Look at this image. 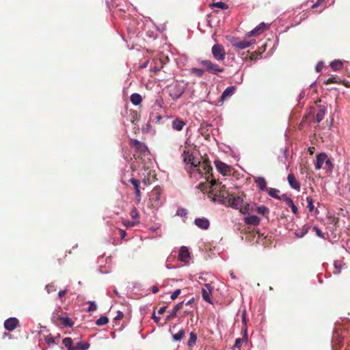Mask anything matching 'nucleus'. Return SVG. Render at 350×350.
<instances>
[{
	"label": "nucleus",
	"instance_id": "1",
	"mask_svg": "<svg viewBox=\"0 0 350 350\" xmlns=\"http://www.w3.org/2000/svg\"><path fill=\"white\" fill-rule=\"evenodd\" d=\"M211 183V192L217 197L221 198L223 200H226L231 195L225 185H221V183H218L215 179L211 178L210 180Z\"/></svg>",
	"mask_w": 350,
	"mask_h": 350
},
{
	"label": "nucleus",
	"instance_id": "2",
	"mask_svg": "<svg viewBox=\"0 0 350 350\" xmlns=\"http://www.w3.org/2000/svg\"><path fill=\"white\" fill-rule=\"evenodd\" d=\"M130 145L134 148V157L137 159H142L143 157L148 154L149 150L145 144L138 141L137 139H131Z\"/></svg>",
	"mask_w": 350,
	"mask_h": 350
},
{
	"label": "nucleus",
	"instance_id": "3",
	"mask_svg": "<svg viewBox=\"0 0 350 350\" xmlns=\"http://www.w3.org/2000/svg\"><path fill=\"white\" fill-rule=\"evenodd\" d=\"M197 164L198 165L196 168L198 173L200 174L208 175L206 178L207 181H210V178H212L213 176V174H210L213 170V167H211L208 159H204L202 162L198 161Z\"/></svg>",
	"mask_w": 350,
	"mask_h": 350
},
{
	"label": "nucleus",
	"instance_id": "4",
	"mask_svg": "<svg viewBox=\"0 0 350 350\" xmlns=\"http://www.w3.org/2000/svg\"><path fill=\"white\" fill-rule=\"evenodd\" d=\"M200 64L204 68V70L212 75H217L224 72V68L218 64L213 63L208 59L202 60Z\"/></svg>",
	"mask_w": 350,
	"mask_h": 350
},
{
	"label": "nucleus",
	"instance_id": "5",
	"mask_svg": "<svg viewBox=\"0 0 350 350\" xmlns=\"http://www.w3.org/2000/svg\"><path fill=\"white\" fill-rule=\"evenodd\" d=\"M315 168L320 170L321 168H327L328 170L332 169V163L327 155L324 153H320L317 155V159L315 163Z\"/></svg>",
	"mask_w": 350,
	"mask_h": 350
},
{
	"label": "nucleus",
	"instance_id": "6",
	"mask_svg": "<svg viewBox=\"0 0 350 350\" xmlns=\"http://www.w3.org/2000/svg\"><path fill=\"white\" fill-rule=\"evenodd\" d=\"M161 193H162V189L160 187H155L151 191L150 196V200L152 203V206H154V208H157L160 206L162 203V199H161Z\"/></svg>",
	"mask_w": 350,
	"mask_h": 350
},
{
	"label": "nucleus",
	"instance_id": "7",
	"mask_svg": "<svg viewBox=\"0 0 350 350\" xmlns=\"http://www.w3.org/2000/svg\"><path fill=\"white\" fill-rule=\"evenodd\" d=\"M249 36H247V33L244 37L243 40H240L238 38H234L232 41V44L234 47L239 49H244L245 48L249 47L250 45L255 43L256 40L255 39H250Z\"/></svg>",
	"mask_w": 350,
	"mask_h": 350
},
{
	"label": "nucleus",
	"instance_id": "8",
	"mask_svg": "<svg viewBox=\"0 0 350 350\" xmlns=\"http://www.w3.org/2000/svg\"><path fill=\"white\" fill-rule=\"evenodd\" d=\"M211 51L213 57L217 61H223L226 58V51L221 44H214L211 49Z\"/></svg>",
	"mask_w": 350,
	"mask_h": 350
},
{
	"label": "nucleus",
	"instance_id": "9",
	"mask_svg": "<svg viewBox=\"0 0 350 350\" xmlns=\"http://www.w3.org/2000/svg\"><path fill=\"white\" fill-rule=\"evenodd\" d=\"M185 92V88L180 83H176L170 90V96L173 100L179 98Z\"/></svg>",
	"mask_w": 350,
	"mask_h": 350
},
{
	"label": "nucleus",
	"instance_id": "10",
	"mask_svg": "<svg viewBox=\"0 0 350 350\" xmlns=\"http://www.w3.org/2000/svg\"><path fill=\"white\" fill-rule=\"evenodd\" d=\"M226 200L231 207L236 209L240 210L241 206L243 204V199L242 197L235 196L232 194H231Z\"/></svg>",
	"mask_w": 350,
	"mask_h": 350
},
{
	"label": "nucleus",
	"instance_id": "11",
	"mask_svg": "<svg viewBox=\"0 0 350 350\" xmlns=\"http://www.w3.org/2000/svg\"><path fill=\"white\" fill-rule=\"evenodd\" d=\"M215 165L217 170L222 175L226 176L230 174L232 168L226 163L220 161H215Z\"/></svg>",
	"mask_w": 350,
	"mask_h": 350
},
{
	"label": "nucleus",
	"instance_id": "12",
	"mask_svg": "<svg viewBox=\"0 0 350 350\" xmlns=\"http://www.w3.org/2000/svg\"><path fill=\"white\" fill-rule=\"evenodd\" d=\"M183 161L187 164H190L191 167H196L198 164L193 154L189 152V150H185L182 153Z\"/></svg>",
	"mask_w": 350,
	"mask_h": 350
},
{
	"label": "nucleus",
	"instance_id": "13",
	"mask_svg": "<svg viewBox=\"0 0 350 350\" xmlns=\"http://www.w3.org/2000/svg\"><path fill=\"white\" fill-rule=\"evenodd\" d=\"M19 325V321L16 318L11 317L8 319L4 322V327L5 329L11 332L13 331Z\"/></svg>",
	"mask_w": 350,
	"mask_h": 350
},
{
	"label": "nucleus",
	"instance_id": "14",
	"mask_svg": "<svg viewBox=\"0 0 350 350\" xmlns=\"http://www.w3.org/2000/svg\"><path fill=\"white\" fill-rule=\"evenodd\" d=\"M211 291L212 288L210 284H206L204 285V287L202 288V295L203 299L208 302L211 304Z\"/></svg>",
	"mask_w": 350,
	"mask_h": 350
},
{
	"label": "nucleus",
	"instance_id": "15",
	"mask_svg": "<svg viewBox=\"0 0 350 350\" xmlns=\"http://www.w3.org/2000/svg\"><path fill=\"white\" fill-rule=\"evenodd\" d=\"M189 259L190 253L188 247L186 246H182L179 250L178 260L184 262H188Z\"/></svg>",
	"mask_w": 350,
	"mask_h": 350
},
{
	"label": "nucleus",
	"instance_id": "16",
	"mask_svg": "<svg viewBox=\"0 0 350 350\" xmlns=\"http://www.w3.org/2000/svg\"><path fill=\"white\" fill-rule=\"evenodd\" d=\"M287 180L291 188L298 191L300 190L301 185L293 174H289L287 176Z\"/></svg>",
	"mask_w": 350,
	"mask_h": 350
},
{
	"label": "nucleus",
	"instance_id": "17",
	"mask_svg": "<svg viewBox=\"0 0 350 350\" xmlns=\"http://www.w3.org/2000/svg\"><path fill=\"white\" fill-rule=\"evenodd\" d=\"M194 224L200 228L202 230H207L209 228L210 222L206 218H196L194 221Z\"/></svg>",
	"mask_w": 350,
	"mask_h": 350
},
{
	"label": "nucleus",
	"instance_id": "18",
	"mask_svg": "<svg viewBox=\"0 0 350 350\" xmlns=\"http://www.w3.org/2000/svg\"><path fill=\"white\" fill-rule=\"evenodd\" d=\"M244 222L247 225H253L256 226L260 224V219L256 215H248L244 218Z\"/></svg>",
	"mask_w": 350,
	"mask_h": 350
},
{
	"label": "nucleus",
	"instance_id": "19",
	"mask_svg": "<svg viewBox=\"0 0 350 350\" xmlns=\"http://www.w3.org/2000/svg\"><path fill=\"white\" fill-rule=\"evenodd\" d=\"M266 28V25L264 23H261L258 25L256 27H255L252 31H250L247 33V36L249 37H252L256 35H258L261 33Z\"/></svg>",
	"mask_w": 350,
	"mask_h": 350
},
{
	"label": "nucleus",
	"instance_id": "20",
	"mask_svg": "<svg viewBox=\"0 0 350 350\" xmlns=\"http://www.w3.org/2000/svg\"><path fill=\"white\" fill-rule=\"evenodd\" d=\"M129 182L133 185L135 189V196L138 202L141 200V191L139 190V182L135 178H131Z\"/></svg>",
	"mask_w": 350,
	"mask_h": 350
},
{
	"label": "nucleus",
	"instance_id": "21",
	"mask_svg": "<svg viewBox=\"0 0 350 350\" xmlns=\"http://www.w3.org/2000/svg\"><path fill=\"white\" fill-rule=\"evenodd\" d=\"M326 113V107L323 105L319 106L317 114L315 116V120L317 122H320L324 118Z\"/></svg>",
	"mask_w": 350,
	"mask_h": 350
},
{
	"label": "nucleus",
	"instance_id": "22",
	"mask_svg": "<svg viewBox=\"0 0 350 350\" xmlns=\"http://www.w3.org/2000/svg\"><path fill=\"white\" fill-rule=\"evenodd\" d=\"M185 124L186 122L179 118L174 119L172 122V128L178 131H181Z\"/></svg>",
	"mask_w": 350,
	"mask_h": 350
},
{
	"label": "nucleus",
	"instance_id": "23",
	"mask_svg": "<svg viewBox=\"0 0 350 350\" xmlns=\"http://www.w3.org/2000/svg\"><path fill=\"white\" fill-rule=\"evenodd\" d=\"M255 183H256L258 187L261 191H267L268 188H267V181L263 177H258L255 179Z\"/></svg>",
	"mask_w": 350,
	"mask_h": 350
},
{
	"label": "nucleus",
	"instance_id": "24",
	"mask_svg": "<svg viewBox=\"0 0 350 350\" xmlns=\"http://www.w3.org/2000/svg\"><path fill=\"white\" fill-rule=\"evenodd\" d=\"M235 90L234 86L228 87L222 93L221 96V100H225L228 97L232 96Z\"/></svg>",
	"mask_w": 350,
	"mask_h": 350
},
{
	"label": "nucleus",
	"instance_id": "25",
	"mask_svg": "<svg viewBox=\"0 0 350 350\" xmlns=\"http://www.w3.org/2000/svg\"><path fill=\"white\" fill-rule=\"evenodd\" d=\"M307 208L310 213L314 212L315 215H318L319 211L317 208H314V206L313 204V200L310 196L306 198Z\"/></svg>",
	"mask_w": 350,
	"mask_h": 350
},
{
	"label": "nucleus",
	"instance_id": "26",
	"mask_svg": "<svg viewBox=\"0 0 350 350\" xmlns=\"http://www.w3.org/2000/svg\"><path fill=\"white\" fill-rule=\"evenodd\" d=\"M256 210L258 214L266 217L269 213V208L264 205L257 206Z\"/></svg>",
	"mask_w": 350,
	"mask_h": 350
},
{
	"label": "nucleus",
	"instance_id": "27",
	"mask_svg": "<svg viewBox=\"0 0 350 350\" xmlns=\"http://www.w3.org/2000/svg\"><path fill=\"white\" fill-rule=\"evenodd\" d=\"M130 99H131V102L135 105H139L142 101V96L137 93H134V94H131Z\"/></svg>",
	"mask_w": 350,
	"mask_h": 350
},
{
	"label": "nucleus",
	"instance_id": "28",
	"mask_svg": "<svg viewBox=\"0 0 350 350\" xmlns=\"http://www.w3.org/2000/svg\"><path fill=\"white\" fill-rule=\"evenodd\" d=\"M268 194L273 198L281 200V196H279L280 190L275 188L269 187L267 189Z\"/></svg>",
	"mask_w": 350,
	"mask_h": 350
},
{
	"label": "nucleus",
	"instance_id": "29",
	"mask_svg": "<svg viewBox=\"0 0 350 350\" xmlns=\"http://www.w3.org/2000/svg\"><path fill=\"white\" fill-rule=\"evenodd\" d=\"M250 207H256L255 203H247L245 205H242L240 208V212L243 214H250Z\"/></svg>",
	"mask_w": 350,
	"mask_h": 350
},
{
	"label": "nucleus",
	"instance_id": "30",
	"mask_svg": "<svg viewBox=\"0 0 350 350\" xmlns=\"http://www.w3.org/2000/svg\"><path fill=\"white\" fill-rule=\"evenodd\" d=\"M62 342L68 350H77L76 347L72 345V340L71 338H65L63 339Z\"/></svg>",
	"mask_w": 350,
	"mask_h": 350
},
{
	"label": "nucleus",
	"instance_id": "31",
	"mask_svg": "<svg viewBox=\"0 0 350 350\" xmlns=\"http://www.w3.org/2000/svg\"><path fill=\"white\" fill-rule=\"evenodd\" d=\"M342 66H343L342 62L338 59H336V60L332 62L330 64V67L334 70H339L342 69Z\"/></svg>",
	"mask_w": 350,
	"mask_h": 350
},
{
	"label": "nucleus",
	"instance_id": "32",
	"mask_svg": "<svg viewBox=\"0 0 350 350\" xmlns=\"http://www.w3.org/2000/svg\"><path fill=\"white\" fill-rule=\"evenodd\" d=\"M210 7L211 8H219L221 10H227L228 8V5L226 3L221 2V1L217 2V3H213L210 4Z\"/></svg>",
	"mask_w": 350,
	"mask_h": 350
},
{
	"label": "nucleus",
	"instance_id": "33",
	"mask_svg": "<svg viewBox=\"0 0 350 350\" xmlns=\"http://www.w3.org/2000/svg\"><path fill=\"white\" fill-rule=\"evenodd\" d=\"M59 334L57 335L56 338L53 337L51 334H49L44 337L45 342L47 343L49 346L55 344V339L59 338Z\"/></svg>",
	"mask_w": 350,
	"mask_h": 350
},
{
	"label": "nucleus",
	"instance_id": "34",
	"mask_svg": "<svg viewBox=\"0 0 350 350\" xmlns=\"http://www.w3.org/2000/svg\"><path fill=\"white\" fill-rule=\"evenodd\" d=\"M59 320L62 325H64L66 327H72L73 326V322L72 321L68 318V317H59Z\"/></svg>",
	"mask_w": 350,
	"mask_h": 350
},
{
	"label": "nucleus",
	"instance_id": "35",
	"mask_svg": "<svg viewBox=\"0 0 350 350\" xmlns=\"http://www.w3.org/2000/svg\"><path fill=\"white\" fill-rule=\"evenodd\" d=\"M196 340H197V335L193 332H191L189 334V340L187 342V345L190 347H193L194 345L196 344Z\"/></svg>",
	"mask_w": 350,
	"mask_h": 350
},
{
	"label": "nucleus",
	"instance_id": "36",
	"mask_svg": "<svg viewBox=\"0 0 350 350\" xmlns=\"http://www.w3.org/2000/svg\"><path fill=\"white\" fill-rule=\"evenodd\" d=\"M204 72H205L204 68L202 69V68H193L191 69V72L198 77H202L203 76Z\"/></svg>",
	"mask_w": 350,
	"mask_h": 350
},
{
	"label": "nucleus",
	"instance_id": "37",
	"mask_svg": "<svg viewBox=\"0 0 350 350\" xmlns=\"http://www.w3.org/2000/svg\"><path fill=\"white\" fill-rule=\"evenodd\" d=\"M109 322V319L105 316L100 317L96 321V325L98 326H102L107 324Z\"/></svg>",
	"mask_w": 350,
	"mask_h": 350
},
{
	"label": "nucleus",
	"instance_id": "38",
	"mask_svg": "<svg viewBox=\"0 0 350 350\" xmlns=\"http://www.w3.org/2000/svg\"><path fill=\"white\" fill-rule=\"evenodd\" d=\"M281 200H283L286 203V204L289 207L294 203L293 200L286 194H282L281 196Z\"/></svg>",
	"mask_w": 350,
	"mask_h": 350
},
{
	"label": "nucleus",
	"instance_id": "39",
	"mask_svg": "<svg viewBox=\"0 0 350 350\" xmlns=\"http://www.w3.org/2000/svg\"><path fill=\"white\" fill-rule=\"evenodd\" d=\"M90 345L87 342H78L76 349L77 350H86L89 348Z\"/></svg>",
	"mask_w": 350,
	"mask_h": 350
},
{
	"label": "nucleus",
	"instance_id": "40",
	"mask_svg": "<svg viewBox=\"0 0 350 350\" xmlns=\"http://www.w3.org/2000/svg\"><path fill=\"white\" fill-rule=\"evenodd\" d=\"M184 334H185L184 330L181 329L178 333L174 334L173 338H174V340H175L176 341L180 340L183 338Z\"/></svg>",
	"mask_w": 350,
	"mask_h": 350
},
{
	"label": "nucleus",
	"instance_id": "41",
	"mask_svg": "<svg viewBox=\"0 0 350 350\" xmlns=\"http://www.w3.org/2000/svg\"><path fill=\"white\" fill-rule=\"evenodd\" d=\"M89 307L88 308V312H94L96 310L97 306L94 301H89L88 302Z\"/></svg>",
	"mask_w": 350,
	"mask_h": 350
},
{
	"label": "nucleus",
	"instance_id": "42",
	"mask_svg": "<svg viewBox=\"0 0 350 350\" xmlns=\"http://www.w3.org/2000/svg\"><path fill=\"white\" fill-rule=\"evenodd\" d=\"M131 217L135 219L139 217V212L135 207H133L130 213Z\"/></svg>",
	"mask_w": 350,
	"mask_h": 350
},
{
	"label": "nucleus",
	"instance_id": "43",
	"mask_svg": "<svg viewBox=\"0 0 350 350\" xmlns=\"http://www.w3.org/2000/svg\"><path fill=\"white\" fill-rule=\"evenodd\" d=\"M46 290L48 293H51L52 292H55L56 291V287L53 284H49L46 286Z\"/></svg>",
	"mask_w": 350,
	"mask_h": 350
},
{
	"label": "nucleus",
	"instance_id": "44",
	"mask_svg": "<svg viewBox=\"0 0 350 350\" xmlns=\"http://www.w3.org/2000/svg\"><path fill=\"white\" fill-rule=\"evenodd\" d=\"M260 55L261 52L254 51L250 53L249 58L251 60H254L256 59L258 57V56H260Z\"/></svg>",
	"mask_w": 350,
	"mask_h": 350
},
{
	"label": "nucleus",
	"instance_id": "45",
	"mask_svg": "<svg viewBox=\"0 0 350 350\" xmlns=\"http://www.w3.org/2000/svg\"><path fill=\"white\" fill-rule=\"evenodd\" d=\"M313 231L315 232L316 234L321 238L324 239V235L323 232L321 231V230L317 228V226L313 227Z\"/></svg>",
	"mask_w": 350,
	"mask_h": 350
},
{
	"label": "nucleus",
	"instance_id": "46",
	"mask_svg": "<svg viewBox=\"0 0 350 350\" xmlns=\"http://www.w3.org/2000/svg\"><path fill=\"white\" fill-rule=\"evenodd\" d=\"M325 83L326 84H331V83H338V81L337 80L336 77H329V79H327Z\"/></svg>",
	"mask_w": 350,
	"mask_h": 350
},
{
	"label": "nucleus",
	"instance_id": "47",
	"mask_svg": "<svg viewBox=\"0 0 350 350\" xmlns=\"http://www.w3.org/2000/svg\"><path fill=\"white\" fill-rule=\"evenodd\" d=\"M243 342V340L242 338H237L235 340L234 347L239 348L241 346Z\"/></svg>",
	"mask_w": 350,
	"mask_h": 350
},
{
	"label": "nucleus",
	"instance_id": "48",
	"mask_svg": "<svg viewBox=\"0 0 350 350\" xmlns=\"http://www.w3.org/2000/svg\"><path fill=\"white\" fill-rule=\"evenodd\" d=\"M180 294V289L176 290L172 295H171V299H175L178 297V296Z\"/></svg>",
	"mask_w": 350,
	"mask_h": 350
},
{
	"label": "nucleus",
	"instance_id": "49",
	"mask_svg": "<svg viewBox=\"0 0 350 350\" xmlns=\"http://www.w3.org/2000/svg\"><path fill=\"white\" fill-rule=\"evenodd\" d=\"M309 227L307 226H304L301 230V234L299 235V237H302L308 232Z\"/></svg>",
	"mask_w": 350,
	"mask_h": 350
},
{
	"label": "nucleus",
	"instance_id": "50",
	"mask_svg": "<svg viewBox=\"0 0 350 350\" xmlns=\"http://www.w3.org/2000/svg\"><path fill=\"white\" fill-rule=\"evenodd\" d=\"M183 304H184V301L178 303V304H176L175 306V307L173 308V310H175L176 312H178V310H180V309L183 308Z\"/></svg>",
	"mask_w": 350,
	"mask_h": 350
},
{
	"label": "nucleus",
	"instance_id": "51",
	"mask_svg": "<svg viewBox=\"0 0 350 350\" xmlns=\"http://www.w3.org/2000/svg\"><path fill=\"white\" fill-rule=\"evenodd\" d=\"M177 312L172 310L171 314L167 317V320H170L172 319H174L176 317Z\"/></svg>",
	"mask_w": 350,
	"mask_h": 350
},
{
	"label": "nucleus",
	"instance_id": "52",
	"mask_svg": "<svg viewBox=\"0 0 350 350\" xmlns=\"http://www.w3.org/2000/svg\"><path fill=\"white\" fill-rule=\"evenodd\" d=\"M162 119V116H160V115H156L155 116L153 117V120L152 121L154 122V123H159L160 122V120Z\"/></svg>",
	"mask_w": 350,
	"mask_h": 350
},
{
	"label": "nucleus",
	"instance_id": "53",
	"mask_svg": "<svg viewBox=\"0 0 350 350\" xmlns=\"http://www.w3.org/2000/svg\"><path fill=\"white\" fill-rule=\"evenodd\" d=\"M334 267H335V268L337 270L335 273H339L340 272V270H341V265L338 262H334Z\"/></svg>",
	"mask_w": 350,
	"mask_h": 350
},
{
	"label": "nucleus",
	"instance_id": "54",
	"mask_svg": "<svg viewBox=\"0 0 350 350\" xmlns=\"http://www.w3.org/2000/svg\"><path fill=\"white\" fill-rule=\"evenodd\" d=\"M135 221H126L124 222V225L126 227H133L135 226Z\"/></svg>",
	"mask_w": 350,
	"mask_h": 350
},
{
	"label": "nucleus",
	"instance_id": "55",
	"mask_svg": "<svg viewBox=\"0 0 350 350\" xmlns=\"http://www.w3.org/2000/svg\"><path fill=\"white\" fill-rule=\"evenodd\" d=\"M291 211L292 212L294 213V214H297L298 213V208L295 205V204L293 203V205H291Z\"/></svg>",
	"mask_w": 350,
	"mask_h": 350
},
{
	"label": "nucleus",
	"instance_id": "56",
	"mask_svg": "<svg viewBox=\"0 0 350 350\" xmlns=\"http://www.w3.org/2000/svg\"><path fill=\"white\" fill-rule=\"evenodd\" d=\"M123 317H124L123 312H122L120 311H118L116 317H115V319L116 320H120V319H122L123 318Z\"/></svg>",
	"mask_w": 350,
	"mask_h": 350
},
{
	"label": "nucleus",
	"instance_id": "57",
	"mask_svg": "<svg viewBox=\"0 0 350 350\" xmlns=\"http://www.w3.org/2000/svg\"><path fill=\"white\" fill-rule=\"evenodd\" d=\"M67 293V290H62L59 291L58 293V296L61 299Z\"/></svg>",
	"mask_w": 350,
	"mask_h": 350
},
{
	"label": "nucleus",
	"instance_id": "58",
	"mask_svg": "<svg viewBox=\"0 0 350 350\" xmlns=\"http://www.w3.org/2000/svg\"><path fill=\"white\" fill-rule=\"evenodd\" d=\"M152 319H153L154 321L157 324H159V321H160V317H157V316L155 315V313H154V312L152 314Z\"/></svg>",
	"mask_w": 350,
	"mask_h": 350
},
{
	"label": "nucleus",
	"instance_id": "59",
	"mask_svg": "<svg viewBox=\"0 0 350 350\" xmlns=\"http://www.w3.org/2000/svg\"><path fill=\"white\" fill-rule=\"evenodd\" d=\"M167 307L166 306H163V307H161L159 310H158V313L159 314H162L165 312V310H166Z\"/></svg>",
	"mask_w": 350,
	"mask_h": 350
},
{
	"label": "nucleus",
	"instance_id": "60",
	"mask_svg": "<svg viewBox=\"0 0 350 350\" xmlns=\"http://www.w3.org/2000/svg\"><path fill=\"white\" fill-rule=\"evenodd\" d=\"M323 68V64H318L316 66V70L317 72H320L321 70Z\"/></svg>",
	"mask_w": 350,
	"mask_h": 350
},
{
	"label": "nucleus",
	"instance_id": "61",
	"mask_svg": "<svg viewBox=\"0 0 350 350\" xmlns=\"http://www.w3.org/2000/svg\"><path fill=\"white\" fill-rule=\"evenodd\" d=\"M120 237L122 239H124L126 237V233L124 230H120Z\"/></svg>",
	"mask_w": 350,
	"mask_h": 350
},
{
	"label": "nucleus",
	"instance_id": "62",
	"mask_svg": "<svg viewBox=\"0 0 350 350\" xmlns=\"http://www.w3.org/2000/svg\"><path fill=\"white\" fill-rule=\"evenodd\" d=\"M158 291H159V288H158V287H157V286H153L152 287V292L153 293H157Z\"/></svg>",
	"mask_w": 350,
	"mask_h": 350
},
{
	"label": "nucleus",
	"instance_id": "63",
	"mask_svg": "<svg viewBox=\"0 0 350 350\" xmlns=\"http://www.w3.org/2000/svg\"><path fill=\"white\" fill-rule=\"evenodd\" d=\"M194 301V298L192 297L191 299H189L187 302H186L185 305L186 306H189L190 304H191L192 303H193Z\"/></svg>",
	"mask_w": 350,
	"mask_h": 350
},
{
	"label": "nucleus",
	"instance_id": "64",
	"mask_svg": "<svg viewBox=\"0 0 350 350\" xmlns=\"http://www.w3.org/2000/svg\"><path fill=\"white\" fill-rule=\"evenodd\" d=\"M257 208V205L256 204V207H250V213H256V208Z\"/></svg>",
	"mask_w": 350,
	"mask_h": 350
}]
</instances>
